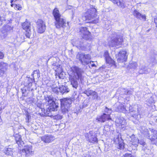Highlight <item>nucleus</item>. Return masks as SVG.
Segmentation results:
<instances>
[{
	"mask_svg": "<svg viewBox=\"0 0 157 157\" xmlns=\"http://www.w3.org/2000/svg\"><path fill=\"white\" fill-rule=\"evenodd\" d=\"M44 100L46 102H48L49 105V107L48 109L50 112L57 110V108L58 107V105L54 101L52 96H45Z\"/></svg>",
	"mask_w": 157,
	"mask_h": 157,
	"instance_id": "nucleus-5",
	"label": "nucleus"
},
{
	"mask_svg": "<svg viewBox=\"0 0 157 157\" xmlns=\"http://www.w3.org/2000/svg\"><path fill=\"white\" fill-rule=\"evenodd\" d=\"M81 33L83 35L82 38L86 40H88L90 38V33L86 27H81L80 28Z\"/></svg>",
	"mask_w": 157,
	"mask_h": 157,
	"instance_id": "nucleus-14",
	"label": "nucleus"
},
{
	"mask_svg": "<svg viewBox=\"0 0 157 157\" xmlns=\"http://www.w3.org/2000/svg\"><path fill=\"white\" fill-rule=\"evenodd\" d=\"M30 25L29 22L26 21L22 23V27L23 29L25 31H30V30L31 29Z\"/></svg>",
	"mask_w": 157,
	"mask_h": 157,
	"instance_id": "nucleus-28",
	"label": "nucleus"
},
{
	"mask_svg": "<svg viewBox=\"0 0 157 157\" xmlns=\"http://www.w3.org/2000/svg\"><path fill=\"white\" fill-rule=\"evenodd\" d=\"M140 145H142L143 146H144L145 144V143L144 141L142 140H139V143Z\"/></svg>",
	"mask_w": 157,
	"mask_h": 157,
	"instance_id": "nucleus-43",
	"label": "nucleus"
},
{
	"mask_svg": "<svg viewBox=\"0 0 157 157\" xmlns=\"http://www.w3.org/2000/svg\"><path fill=\"white\" fill-rule=\"evenodd\" d=\"M85 136L87 140L90 142L94 143L97 141V138L94 135V134L92 132L86 133Z\"/></svg>",
	"mask_w": 157,
	"mask_h": 157,
	"instance_id": "nucleus-17",
	"label": "nucleus"
},
{
	"mask_svg": "<svg viewBox=\"0 0 157 157\" xmlns=\"http://www.w3.org/2000/svg\"><path fill=\"white\" fill-rule=\"evenodd\" d=\"M7 66L6 63L0 62V75L2 76L6 71Z\"/></svg>",
	"mask_w": 157,
	"mask_h": 157,
	"instance_id": "nucleus-22",
	"label": "nucleus"
},
{
	"mask_svg": "<svg viewBox=\"0 0 157 157\" xmlns=\"http://www.w3.org/2000/svg\"><path fill=\"white\" fill-rule=\"evenodd\" d=\"M127 52L124 49L121 50L117 56V60L119 62H123L126 61L127 59Z\"/></svg>",
	"mask_w": 157,
	"mask_h": 157,
	"instance_id": "nucleus-11",
	"label": "nucleus"
},
{
	"mask_svg": "<svg viewBox=\"0 0 157 157\" xmlns=\"http://www.w3.org/2000/svg\"><path fill=\"white\" fill-rule=\"evenodd\" d=\"M85 39H80L76 40L73 42V44L75 46H76L78 48H80L82 50H85L87 46Z\"/></svg>",
	"mask_w": 157,
	"mask_h": 157,
	"instance_id": "nucleus-8",
	"label": "nucleus"
},
{
	"mask_svg": "<svg viewBox=\"0 0 157 157\" xmlns=\"http://www.w3.org/2000/svg\"><path fill=\"white\" fill-rule=\"evenodd\" d=\"M125 109L124 105L123 104H120L118 106L117 111L119 112H122L124 111Z\"/></svg>",
	"mask_w": 157,
	"mask_h": 157,
	"instance_id": "nucleus-34",
	"label": "nucleus"
},
{
	"mask_svg": "<svg viewBox=\"0 0 157 157\" xmlns=\"http://www.w3.org/2000/svg\"><path fill=\"white\" fill-rule=\"evenodd\" d=\"M91 66H92V67H95V66H96V65L94 64H92L91 65Z\"/></svg>",
	"mask_w": 157,
	"mask_h": 157,
	"instance_id": "nucleus-52",
	"label": "nucleus"
},
{
	"mask_svg": "<svg viewBox=\"0 0 157 157\" xmlns=\"http://www.w3.org/2000/svg\"><path fill=\"white\" fill-rule=\"evenodd\" d=\"M76 58L79 59L83 65H86L89 63L91 56L89 54H85L83 53H78L76 56Z\"/></svg>",
	"mask_w": 157,
	"mask_h": 157,
	"instance_id": "nucleus-7",
	"label": "nucleus"
},
{
	"mask_svg": "<svg viewBox=\"0 0 157 157\" xmlns=\"http://www.w3.org/2000/svg\"><path fill=\"white\" fill-rule=\"evenodd\" d=\"M147 68L144 66H142L140 68L139 72L140 74H145L147 73Z\"/></svg>",
	"mask_w": 157,
	"mask_h": 157,
	"instance_id": "nucleus-31",
	"label": "nucleus"
},
{
	"mask_svg": "<svg viewBox=\"0 0 157 157\" xmlns=\"http://www.w3.org/2000/svg\"><path fill=\"white\" fill-rule=\"evenodd\" d=\"M13 149L12 147H6L4 150V153L7 155H11L13 154Z\"/></svg>",
	"mask_w": 157,
	"mask_h": 157,
	"instance_id": "nucleus-26",
	"label": "nucleus"
},
{
	"mask_svg": "<svg viewBox=\"0 0 157 157\" xmlns=\"http://www.w3.org/2000/svg\"><path fill=\"white\" fill-rule=\"evenodd\" d=\"M14 138L16 143L19 147L22 146L24 144L23 141L22 140L21 136L19 134H16L14 136Z\"/></svg>",
	"mask_w": 157,
	"mask_h": 157,
	"instance_id": "nucleus-21",
	"label": "nucleus"
},
{
	"mask_svg": "<svg viewBox=\"0 0 157 157\" xmlns=\"http://www.w3.org/2000/svg\"><path fill=\"white\" fill-rule=\"evenodd\" d=\"M4 20V18L3 17H0V26L2 24V21Z\"/></svg>",
	"mask_w": 157,
	"mask_h": 157,
	"instance_id": "nucleus-47",
	"label": "nucleus"
},
{
	"mask_svg": "<svg viewBox=\"0 0 157 157\" xmlns=\"http://www.w3.org/2000/svg\"><path fill=\"white\" fill-rule=\"evenodd\" d=\"M150 131L153 133L152 136L151 137L150 134L148 129L145 127H142L140 128V130L141 133L144 135V136L149 139L154 144L157 143V131L153 129L150 128Z\"/></svg>",
	"mask_w": 157,
	"mask_h": 157,
	"instance_id": "nucleus-2",
	"label": "nucleus"
},
{
	"mask_svg": "<svg viewBox=\"0 0 157 157\" xmlns=\"http://www.w3.org/2000/svg\"><path fill=\"white\" fill-rule=\"evenodd\" d=\"M52 14L55 20H57L58 19H59L61 17V15L59 13L58 9L57 8H56L54 9Z\"/></svg>",
	"mask_w": 157,
	"mask_h": 157,
	"instance_id": "nucleus-24",
	"label": "nucleus"
},
{
	"mask_svg": "<svg viewBox=\"0 0 157 157\" xmlns=\"http://www.w3.org/2000/svg\"><path fill=\"white\" fill-rule=\"evenodd\" d=\"M132 94V92L129 90H127L124 91V94L126 95H129Z\"/></svg>",
	"mask_w": 157,
	"mask_h": 157,
	"instance_id": "nucleus-45",
	"label": "nucleus"
},
{
	"mask_svg": "<svg viewBox=\"0 0 157 157\" xmlns=\"http://www.w3.org/2000/svg\"><path fill=\"white\" fill-rule=\"evenodd\" d=\"M32 75L33 78H34V77L37 78H39L40 77V72L39 70H35L32 74Z\"/></svg>",
	"mask_w": 157,
	"mask_h": 157,
	"instance_id": "nucleus-32",
	"label": "nucleus"
},
{
	"mask_svg": "<svg viewBox=\"0 0 157 157\" xmlns=\"http://www.w3.org/2000/svg\"><path fill=\"white\" fill-rule=\"evenodd\" d=\"M112 1L113 3L116 4L118 0H110Z\"/></svg>",
	"mask_w": 157,
	"mask_h": 157,
	"instance_id": "nucleus-49",
	"label": "nucleus"
},
{
	"mask_svg": "<svg viewBox=\"0 0 157 157\" xmlns=\"http://www.w3.org/2000/svg\"><path fill=\"white\" fill-rule=\"evenodd\" d=\"M13 0H11V6L12 7H13V4H12V2H13Z\"/></svg>",
	"mask_w": 157,
	"mask_h": 157,
	"instance_id": "nucleus-51",
	"label": "nucleus"
},
{
	"mask_svg": "<svg viewBox=\"0 0 157 157\" xmlns=\"http://www.w3.org/2000/svg\"><path fill=\"white\" fill-rule=\"evenodd\" d=\"M140 112H139L138 110V112L136 113L132 114V116L135 118L136 120H138L140 118Z\"/></svg>",
	"mask_w": 157,
	"mask_h": 157,
	"instance_id": "nucleus-35",
	"label": "nucleus"
},
{
	"mask_svg": "<svg viewBox=\"0 0 157 157\" xmlns=\"http://www.w3.org/2000/svg\"><path fill=\"white\" fill-rule=\"evenodd\" d=\"M115 122L117 125L118 126L121 125V127H123V125H124L125 123V120L123 118H118L116 119Z\"/></svg>",
	"mask_w": 157,
	"mask_h": 157,
	"instance_id": "nucleus-25",
	"label": "nucleus"
},
{
	"mask_svg": "<svg viewBox=\"0 0 157 157\" xmlns=\"http://www.w3.org/2000/svg\"><path fill=\"white\" fill-rule=\"evenodd\" d=\"M55 24L56 27L57 29H59L61 27L65 28L66 26L67 23L66 21L61 17L58 19V20H55Z\"/></svg>",
	"mask_w": 157,
	"mask_h": 157,
	"instance_id": "nucleus-12",
	"label": "nucleus"
},
{
	"mask_svg": "<svg viewBox=\"0 0 157 157\" xmlns=\"http://www.w3.org/2000/svg\"><path fill=\"white\" fill-rule=\"evenodd\" d=\"M53 118L54 119L60 120L62 118V116L59 115H57L53 116Z\"/></svg>",
	"mask_w": 157,
	"mask_h": 157,
	"instance_id": "nucleus-38",
	"label": "nucleus"
},
{
	"mask_svg": "<svg viewBox=\"0 0 157 157\" xmlns=\"http://www.w3.org/2000/svg\"><path fill=\"white\" fill-rule=\"evenodd\" d=\"M61 102V109L63 113H65L69 111L72 103L71 100L70 98H64L60 100Z\"/></svg>",
	"mask_w": 157,
	"mask_h": 157,
	"instance_id": "nucleus-4",
	"label": "nucleus"
},
{
	"mask_svg": "<svg viewBox=\"0 0 157 157\" xmlns=\"http://www.w3.org/2000/svg\"><path fill=\"white\" fill-rule=\"evenodd\" d=\"M134 16L138 19L140 20H143L144 21L146 20V17L144 15H142L137 10H135L133 12Z\"/></svg>",
	"mask_w": 157,
	"mask_h": 157,
	"instance_id": "nucleus-19",
	"label": "nucleus"
},
{
	"mask_svg": "<svg viewBox=\"0 0 157 157\" xmlns=\"http://www.w3.org/2000/svg\"><path fill=\"white\" fill-rule=\"evenodd\" d=\"M105 59V60L106 61V62L108 63H112L113 61L112 60V59L110 57H109L107 58H106Z\"/></svg>",
	"mask_w": 157,
	"mask_h": 157,
	"instance_id": "nucleus-39",
	"label": "nucleus"
},
{
	"mask_svg": "<svg viewBox=\"0 0 157 157\" xmlns=\"http://www.w3.org/2000/svg\"><path fill=\"white\" fill-rule=\"evenodd\" d=\"M21 152L26 157L30 156L34 154V151H33L32 147L30 145L25 146Z\"/></svg>",
	"mask_w": 157,
	"mask_h": 157,
	"instance_id": "nucleus-9",
	"label": "nucleus"
},
{
	"mask_svg": "<svg viewBox=\"0 0 157 157\" xmlns=\"http://www.w3.org/2000/svg\"><path fill=\"white\" fill-rule=\"evenodd\" d=\"M129 68L132 69H135L138 67L137 63L136 62H133L130 63L128 66Z\"/></svg>",
	"mask_w": 157,
	"mask_h": 157,
	"instance_id": "nucleus-33",
	"label": "nucleus"
},
{
	"mask_svg": "<svg viewBox=\"0 0 157 157\" xmlns=\"http://www.w3.org/2000/svg\"><path fill=\"white\" fill-rule=\"evenodd\" d=\"M104 111L105 113H107V114H109V115L112 113V109L108 108L107 107H105Z\"/></svg>",
	"mask_w": 157,
	"mask_h": 157,
	"instance_id": "nucleus-36",
	"label": "nucleus"
},
{
	"mask_svg": "<svg viewBox=\"0 0 157 157\" xmlns=\"http://www.w3.org/2000/svg\"><path fill=\"white\" fill-rule=\"evenodd\" d=\"M55 139V137L53 136L48 134L44 135L41 138V140L46 143H51Z\"/></svg>",
	"mask_w": 157,
	"mask_h": 157,
	"instance_id": "nucleus-16",
	"label": "nucleus"
},
{
	"mask_svg": "<svg viewBox=\"0 0 157 157\" xmlns=\"http://www.w3.org/2000/svg\"><path fill=\"white\" fill-rule=\"evenodd\" d=\"M34 81V78H33V79L29 78V79L28 80V85L29 86H32V83Z\"/></svg>",
	"mask_w": 157,
	"mask_h": 157,
	"instance_id": "nucleus-37",
	"label": "nucleus"
},
{
	"mask_svg": "<svg viewBox=\"0 0 157 157\" xmlns=\"http://www.w3.org/2000/svg\"><path fill=\"white\" fill-rule=\"evenodd\" d=\"M154 21L155 24L156 25V27H157V17L154 19Z\"/></svg>",
	"mask_w": 157,
	"mask_h": 157,
	"instance_id": "nucleus-50",
	"label": "nucleus"
},
{
	"mask_svg": "<svg viewBox=\"0 0 157 157\" xmlns=\"http://www.w3.org/2000/svg\"><path fill=\"white\" fill-rule=\"evenodd\" d=\"M104 56L105 57V59L106 58L109 57V53L107 51H106L104 53Z\"/></svg>",
	"mask_w": 157,
	"mask_h": 157,
	"instance_id": "nucleus-46",
	"label": "nucleus"
},
{
	"mask_svg": "<svg viewBox=\"0 0 157 157\" xmlns=\"http://www.w3.org/2000/svg\"><path fill=\"white\" fill-rule=\"evenodd\" d=\"M122 157H134L132 155L130 154H125Z\"/></svg>",
	"mask_w": 157,
	"mask_h": 157,
	"instance_id": "nucleus-41",
	"label": "nucleus"
},
{
	"mask_svg": "<svg viewBox=\"0 0 157 157\" xmlns=\"http://www.w3.org/2000/svg\"><path fill=\"white\" fill-rule=\"evenodd\" d=\"M13 30V27L7 25L3 27L2 32L5 36H6L12 32Z\"/></svg>",
	"mask_w": 157,
	"mask_h": 157,
	"instance_id": "nucleus-18",
	"label": "nucleus"
},
{
	"mask_svg": "<svg viewBox=\"0 0 157 157\" xmlns=\"http://www.w3.org/2000/svg\"><path fill=\"white\" fill-rule=\"evenodd\" d=\"M1 121V118L0 117V122Z\"/></svg>",
	"mask_w": 157,
	"mask_h": 157,
	"instance_id": "nucleus-53",
	"label": "nucleus"
},
{
	"mask_svg": "<svg viewBox=\"0 0 157 157\" xmlns=\"http://www.w3.org/2000/svg\"><path fill=\"white\" fill-rule=\"evenodd\" d=\"M56 65L55 67H54L53 68L56 72V76H57L60 79H63L65 77V73L62 71L59 65L57 64Z\"/></svg>",
	"mask_w": 157,
	"mask_h": 157,
	"instance_id": "nucleus-13",
	"label": "nucleus"
},
{
	"mask_svg": "<svg viewBox=\"0 0 157 157\" xmlns=\"http://www.w3.org/2000/svg\"><path fill=\"white\" fill-rule=\"evenodd\" d=\"M26 31V33L25 34V35L27 37L29 38L31 34V30H30V31L27 30Z\"/></svg>",
	"mask_w": 157,
	"mask_h": 157,
	"instance_id": "nucleus-40",
	"label": "nucleus"
},
{
	"mask_svg": "<svg viewBox=\"0 0 157 157\" xmlns=\"http://www.w3.org/2000/svg\"><path fill=\"white\" fill-rule=\"evenodd\" d=\"M71 69L74 74L70 75L69 80L72 87L77 89L78 85L77 80L79 79L81 81L82 79V73L83 71L81 69L76 66H74Z\"/></svg>",
	"mask_w": 157,
	"mask_h": 157,
	"instance_id": "nucleus-1",
	"label": "nucleus"
},
{
	"mask_svg": "<svg viewBox=\"0 0 157 157\" xmlns=\"http://www.w3.org/2000/svg\"><path fill=\"white\" fill-rule=\"evenodd\" d=\"M96 10L95 8L88 9L84 15L85 19L90 21V23L95 24L98 23L99 20L96 17Z\"/></svg>",
	"mask_w": 157,
	"mask_h": 157,
	"instance_id": "nucleus-3",
	"label": "nucleus"
},
{
	"mask_svg": "<svg viewBox=\"0 0 157 157\" xmlns=\"http://www.w3.org/2000/svg\"><path fill=\"white\" fill-rule=\"evenodd\" d=\"M114 142L116 144H118L120 149L123 148L124 147V143L123 140L121 139V137H119V136L117 135L114 140Z\"/></svg>",
	"mask_w": 157,
	"mask_h": 157,
	"instance_id": "nucleus-20",
	"label": "nucleus"
},
{
	"mask_svg": "<svg viewBox=\"0 0 157 157\" xmlns=\"http://www.w3.org/2000/svg\"><path fill=\"white\" fill-rule=\"evenodd\" d=\"M52 90L54 92L58 93L59 91V88H58L57 87H55L53 88Z\"/></svg>",
	"mask_w": 157,
	"mask_h": 157,
	"instance_id": "nucleus-42",
	"label": "nucleus"
},
{
	"mask_svg": "<svg viewBox=\"0 0 157 157\" xmlns=\"http://www.w3.org/2000/svg\"><path fill=\"white\" fill-rule=\"evenodd\" d=\"M116 4L118 7L123 9L125 8L126 6L124 0H118Z\"/></svg>",
	"mask_w": 157,
	"mask_h": 157,
	"instance_id": "nucleus-30",
	"label": "nucleus"
},
{
	"mask_svg": "<svg viewBox=\"0 0 157 157\" xmlns=\"http://www.w3.org/2000/svg\"><path fill=\"white\" fill-rule=\"evenodd\" d=\"M84 93L86 94L87 96H89L90 95L93 96L94 98L97 97V93L95 91L91 90L90 89L84 91Z\"/></svg>",
	"mask_w": 157,
	"mask_h": 157,
	"instance_id": "nucleus-23",
	"label": "nucleus"
},
{
	"mask_svg": "<svg viewBox=\"0 0 157 157\" xmlns=\"http://www.w3.org/2000/svg\"><path fill=\"white\" fill-rule=\"evenodd\" d=\"M4 57V55L3 53L0 52V59H2Z\"/></svg>",
	"mask_w": 157,
	"mask_h": 157,
	"instance_id": "nucleus-48",
	"label": "nucleus"
},
{
	"mask_svg": "<svg viewBox=\"0 0 157 157\" xmlns=\"http://www.w3.org/2000/svg\"><path fill=\"white\" fill-rule=\"evenodd\" d=\"M38 32L43 33L46 29L45 22L41 19H39L36 23Z\"/></svg>",
	"mask_w": 157,
	"mask_h": 157,
	"instance_id": "nucleus-10",
	"label": "nucleus"
},
{
	"mask_svg": "<svg viewBox=\"0 0 157 157\" xmlns=\"http://www.w3.org/2000/svg\"><path fill=\"white\" fill-rule=\"evenodd\" d=\"M110 116L109 114H106L104 113L102 115L97 117L96 120L98 122L103 123L106 120H111V119L110 117Z\"/></svg>",
	"mask_w": 157,
	"mask_h": 157,
	"instance_id": "nucleus-15",
	"label": "nucleus"
},
{
	"mask_svg": "<svg viewBox=\"0 0 157 157\" xmlns=\"http://www.w3.org/2000/svg\"><path fill=\"white\" fill-rule=\"evenodd\" d=\"M69 91V90L67 86H62L59 87V92L62 94L64 93H67Z\"/></svg>",
	"mask_w": 157,
	"mask_h": 157,
	"instance_id": "nucleus-29",
	"label": "nucleus"
},
{
	"mask_svg": "<svg viewBox=\"0 0 157 157\" xmlns=\"http://www.w3.org/2000/svg\"><path fill=\"white\" fill-rule=\"evenodd\" d=\"M122 38L120 36L115 33L112 34L110 40L109 42V46L111 47L121 45L122 42Z\"/></svg>",
	"mask_w": 157,
	"mask_h": 157,
	"instance_id": "nucleus-6",
	"label": "nucleus"
},
{
	"mask_svg": "<svg viewBox=\"0 0 157 157\" xmlns=\"http://www.w3.org/2000/svg\"><path fill=\"white\" fill-rule=\"evenodd\" d=\"M131 142L132 145L136 147L138 146L139 143V140L138 138L135 137L134 135H132L131 136Z\"/></svg>",
	"mask_w": 157,
	"mask_h": 157,
	"instance_id": "nucleus-27",
	"label": "nucleus"
},
{
	"mask_svg": "<svg viewBox=\"0 0 157 157\" xmlns=\"http://www.w3.org/2000/svg\"><path fill=\"white\" fill-rule=\"evenodd\" d=\"M14 8L16 10H21V5L19 4L18 5H16L14 7Z\"/></svg>",
	"mask_w": 157,
	"mask_h": 157,
	"instance_id": "nucleus-44",
	"label": "nucleus"
}]
</instances>
